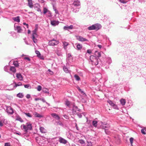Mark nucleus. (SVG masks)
I'll return each instance as SVG.
<instances>
[{
    "label": "nucleus",
    "instance_id": "f257e3e1",
    "mask_svg": "<svg viewBox=\"0 0 146 146\" xmlns=\"http://www.w3.org/2000/svg\"><path fill=\"white\" fill-rule=\"evenodd\" d=\"M21 128L24 129L25 131L27 132L28 130H31L32 129V124L30 123H27L26 125H22L21 126Z\"/></svg>",
    "mask_w": 146,
    "mask_h": 146
},
{
    "label": "nucleus",
    "instance_id": "f03ea898",
    "mask_svg": "<svg viewBox=\"0 0 146 146\" xmlns=\"http://www.w3.org/2000/svg\"><path fill=\"white\" fill-rule=\"evenodd\" d=\"M89 59L92 65H96L98 64V59L96 56L93 55L91 56Z\"/></svg>",
    "mask_w": 146,
    "mask_h": 146
},
{
    "label": "nucleus",
    "instance_id": "7ed1b4c3",
    "mask_svg": "<svg viewBox=\"0 0 146 146\" xmlns=\"http://www.w3.org/2000/svg\"><path fill=\"white\" fill-rule=\"evenodd\" d=\"M73 1H74V2L72 5L71 7H72V8L71 9L73 12L76 13L78 11H77L76 10H75L74 9V8L73 7H77L80 5V3L79 0H73Z\"/></svg>",
    "mask_w": 146,
    "mask_h": 146
},
{
    "label": "nucleus",
    "instance_id": "20e7f679",
    "mask_svg": "<svg viewBox=\"0 0 146 146\" xmlns=\"http://www.w3.org/2000/svg\"><path fill=\"white\" fill-rule=\"evenodd\" d=\"M59 43V41L58 40H56L54 39H53L49 41L48 44L50 46H54L57 45Z\"/></svg>",
    "mask_w": 146,
    "mask_h": 146
},
{
    "label": "nucleus",
    "instance_id": "39448f33",
    "mask_svg": "<svg viewBox=\"0 0 146 146\" xmlns=\"http://www.w3.org/2000/svg\"><path fill=\"white\" fill-rule=\"evenodd\" d=\"M43 13L44 14L47 13V16L48 17H51L52 16V13L47 8L45 7H44L43 8Z\"/></svg>",
    "mask_w": 146,
    "mask_h": 146
},
{
    "label": "nucleus",
    "instance_id": "423d86ee",
    "mask_svg": "<svg viewBox=\"0 0 146 146\" xmlns=\"http://www.w3.org/2000/svg\"><path fill=\"white\" fill-rule=\"evenodd\" d=\"M6 111L8 114H12L13 113V110L10 106L7 107Z\"/></svg>",
    "mask_w": 146,
    "mask_h": 146
},
{
    "label": "nucleus",
    "instance_id": "0eeeda50",
    "mask_svg": "<svg viewBox=\"0 0 146 146\" xmlns=\"http://www.w3.org/2000/svg\"><path fill=\"white\" fill-rule=\"evenodd\" d=\"M77 39L81 42H85V41H88V39H86V38H84L81 36H78L76 37Z\"/></svg>",
    "mask_w": 146,
    "mask_h": 146
},
{
    "label": "nucleus",
    "instance_id": "6e6552de",
    "mask_svg": "<svg viewBox=\"0 0 146 146\" xmlns=\"http://www.w3.org/2000/svg\"><path fill=\"white\" fill-rule=\"evenodd\" d=\"M59 22L58 21L56 20H51L50 21V24L53 26H55L58 25Z\"/></svg>",
    "mask_w": 146,
    "mask_h": 146
},
{
    "label": "nucleus",
    "instance_id": "1a4fd4ad",
    "mask_svg": "<svg viewBox=\"0 0 146 146\" xmlns=\"http://www.w3.org/2000/svg\"><path fill=\"white\" fill-rule=\"evenodd\" d=\"M94 25V27L95 30L98 31L102 27V26L99 23H96Z\"/></svg>",
    "mask_w": 146,
    "mask_h": 146
},
{
    "label": "nucleus",
    "instance_id": "9d476101",
    "mask_svg": "<svg viewBox=\"0 0 146 146\" xmlns=\"http://www.w3.org/2000/svg\"><path fill=\"white\" fill-rule=\"evenodd\" d=\"M73 29V26L72 25H71L70 26H66L64 27L63 29L64 30L69 31L70 29Z\"/></svg>",
    "mask_w": 146,
    "mask_h": 146
},
{
    "label": "nucleus",
    "instance_id": "9b49d317",
    "mask_svg": "<svg viewBox=\"0 0 146 146\" xmlns=\"http://www.w3.org/2000/svg\"><path fill=\"white\" fill-rule=\"evenodd\" d=\"M40 6L38 4H36V6H34V8L38 12H40L41 13V14H42V12L41 11V9L40 8Z\"/></svg>",
    "mask_w": 146,
    "mask_h": 146
},
{
    "label": "nucleus",
    "instance_id": "f8f14e48",
    "mask_svg": "<svg viewBox=\"0 0 146 146\" xmlns=\"http://www.w3.org/2000/svg\"><path fill=\"white\" fill-rule=\"evenodd\" d=\"M80 110L76 106H74L72 110V112L73 113H74L77 111H80Z\"/></svg>",
    "mask_w": 146,
    "mask_h": 146
},
{
    "label": "nucleus",
    "instance_id": "ddd939ff",
    "mask_svg": "<svg viewBox=\"0 0 146 146\" xmlns=\"http://www.w3.org/2000/svg\"><path fill=\"white\" fill-rule=\"evenodd\" d=\"M16 77L20 80H22L23 79V77L22 75L20 73H17L16 74Z\"/></svg>",
    "mask_w": 146,
    "mask_h": 146
},
{
    "label": "nucleus",
    "instance_id": "4468645a",
    "mask_svg": "<svg viewBox=\"0 0 146 146\" xmlns=\"http://www.w3.org/2000/svg\"><path fill=\"white\" fill-rule=\"evenodd\" d=\"M28 6L30 8H33V6L32 0H28Z\"/></svg>",
    "mask_w": 146,
    "mask_h": 146
},
{
    "label": "nucleus",
    "instance_id": "2eb2a0df",
    "mask_svg": "<svg viewBox=\"0 0 146 146\" xmlns=\"http://www.w3.org/2000/svg\"><path fill=\"white\" fill-rule=\"evenodd\" d=\"M59 141L60 143L64 144L66 143L67 142V140L62 137H60L59 138Z\"/></svg>",
    "mask_w": 146,
    "mask_h": 146
},
{
    "label": "nucleus",
    "instance_id": "dca6fc26",
    "mask_svg": "<svg viewBox=\"0 0 146 146\" xmlns=\"http://www.w3.org/2000/svg\"><path fill=\"white\" fill-rule=\"evenodd\" d=\"M51 115L57 120H59L60 119V117L58 115L55 113H53L51 114Z\"/></svg>",
    "mask_w": 146,
    "mask_h": 146
},
{
    "label": "nucleus",
    "instance_id": "f3484780",
    "mask_svg": "<svg viewBox=\"0 0 146 146\" xmlns=\"http://www.w3.org/2000/svg\"><path fill=\"white\" fill-rule=\"evenodd\" d=\"M34 115L35 117H37L41 118L43 117V116L42 115L36 112H34Z\"/></svg>",
    "mask_w": 146,
    "mask_h": 146
},
{
    "label": "nucleus",
    "instance_id": "a211bd4d",
    "mask_svg": "<svg viewBox=\"0 0 146 146\" xmlns=\"http://www.w3.org/2000/svg\"><path fill=\"white\" fill-rule=\"evenodd\" d=\"M95 55L97 57L99 58L101 56V53L100 52L96 51L95 52Z\"/></svg>",
    "mask_w": 146,
    "mask_h": 146
},
{
    "label": "nucleus",
    "instance_id": "6ab92c4d",
    "mask_svg": "<svg viewBox=\"0 0 146 146\" xmlns=\"http://www.w3.org/2000/svg\"><path fill=\"white\" fill-rule=\"evenodd\" d=\"M38 37V36H32V39L34 42V43H36L37 42V40L36 38Z\"/></svg>",
    "mask_w": 146,
    "mask_h": 146
},
{
    "label": "nucleus",
    "instance_id": "aec40b11",
    "mask_svg": "<svg viewBox=\"0 0 146 146\" xmlns=\"http://www.w3.org/2000/svg\"><path fill=\"white\" fill-rule=\"evenodd\" d=\"M13 19L15 21L17 22H19L20 20L19 19V17L17 16L16 17H13Z\"/></svg>",
    "mask_w": 146,
    "mask_h": 146
},
{
    "label": "nucleus",
    "instance_id": "412c9836",
    "mask_svg": "<svg viewBox=\"0 0 146 146\" xmlns=\"http://www.w3.org/2000/svg\"><path fill=\"white\" fill-rule=\"evenodd\" d=\"M10 70L13 73H15L16 72V69L13 66H11L10 68Z\"/></svg>",
    "mask_w": 146,
    "mask_h": 146
},
{
    "label": "nucleus",
    "instance_id": "4be33fe9",
    "mask_svg": "<svg viewBox=\"0 0 146 146\" xmlns=\"http://www.w3.org/2000/svg\"><path fill=\"white\" fill-rule=\"evenodd\" d=\"M37 29V28L35 29L32 32V36H38L36 33Z\"/></svg>",
    "mask_w": 146,
    "mask_h": 146
},
{
    "label": "nucleus",
    "instance_id": "5701e85b",
    "mask_svg": "<svg viewBox=\"0 0 146 146\" xmlns=\"http://www.w3.org/2000/svg\"><path fill=\"white\" fill-rule=\"evenodd\" d=\"M120 102L121 104L122 105L124 106L125 105L126 103V101L125 99H121L120 100Z\"/></svg>",
    "mask_w": 146,
    "mask_h": 146
},
{
    "label": "nucleus",
    "instance_id": "b1692460",
    "mask_svg": "<svg viewBox=\"0 0 146 146\" xmlns=\"http://www.w3.org/2000/svg\"><path fill=\"white\" fill-rule=\"evenodd\" d=\"M78 142L82 145H85V142L84 140L82 139L79 140Z\"/></svg>",
    "mask_w": 146,
    "mask_h": 146
},
{
    "label": "nucleus",
    "instance_id": "393cba45",
    "mask_svg": "<svg viewBox=\"0 0 146 146\" xmlns=\"http://www.w3.org/2000/svg\"><path fill=\"white\" fill-rule=\"evenodd\" d=\"M76 47L78 50H80L82 48V45L81 44H78L77 46Z\"/></svg>",
    "mask_w": 146,
    "mask_h": 146
},
{
    "label": "nucleus",
    "instance_id": "a878e982",
    "mask_svg": "<svg viewBox=\"0 0 146 146\" xmlns=\"http://www.w3.org/2000/svg\"><path fill=\"white\" fill-rule=\"evenodd\" d=\"M16 120H18L20 121L21 122H23V120L19 116H17Z\"/></svg>",
    "mask_w": 146,
    "mask_h": 146
},
{
    "label": "nucleus",
    "instance_id": "bb28decb",
    "mask_svg": "<svg viewBox=\"0 0 146 146\" xmlns=\"http://www.w3.org/2000/svg\"><path fill=\"white\" fill-rule=\"evenodd\" d=\"M40 131L42 133H44L46 132V129L42 127H40Z\"/></svg>",
    "mask_w": 146,
    "mask_h": 146
},
{
    "label": "nucleus",
    "instance_id": "cd10ccee",
    "mask_svg": "<svg viewBox=\"0 0 146 146\" xmlns=\"http://www.w3.org/2000/svg\"><path fill=\"white\" fill-rule=\"evenodd\" d=\"M16 30H17V32L18 33H20L21 32V31L22 30L21 27L19 26L17 27Z\"/></svg>",
    "mask_w": 146,
    "mask_h": 146
},
{
    "label": "nucleus",
    "instance_id": "c85d7f7f",
    "mask_svg": "<svg viewBox=\"0 0 146 146\" xmlns=\"http://www.w3.org/2000/svg\"><path fill=\"white\" fill-rule=\"evenodd\" d=\"M63 69L64 71L66 73H68L69 72V70H68V68L66 67V66H64L63 67Z\"/></svg>",
    "mask_w": 146,
    "mask_h": 146
},
{
    "label": "nucleus",
    "instance_id": "c756f323",
    "mask_svg": "<svg viewBox=\"0 0 146 146\" xmlns=\"http://www.w3.org/2000/svg\"><path fill=\"white\" fill-rule=\"evenodd\" d=\"M17 97L20 98H22L24 96V95L23 93H19L17 94Z\"/></svg>",
    "mask_w": 146,
    "mask_h": 146
},
{
    "label": "nucleus",
    "instance_id": "7c9ffc66",
    "mask_svg": "<svg viewBox=\"0 0 146 146\" xmlns=\"http://www.w3.org/2000/svg\"><path fill=\"white\" fill-rule=\"evenodd\" d=\"M88 29L89 30H94L95 28L94 27V25H92L89 27L88 28Z\"/></svg>",
    "mask_w": 146,
    "mask_h": 146
},
{
    "label": "nucleus",
    "instance_id": "2f4dec72",
    "mask_svg": "<svg viewBox=\"0 0 146 146\" xmlns=\"http://www.w3.org/2000/svg\"><path fill=\"white\" fill-rule=\"evenodd\" d=\"M42 92L45 93H48V90L46 88H43L42 90Z\"/></svg>",
    "mask_w": 146,
    "mask_h": 146
},
{
    "label": "nucleus",
    "instance_id": "473e14b6",
    "mask_svg": "<svg viewBox=\"0 0 146 146\" xmlns=\"http://www.w3.org/2000/svg\"><path fill=\"white\" fill-rule=\"evenodd\" d=\"M64 47V49H66V46L68 45V43L65 41L63 42Z\"/></svg>",
    "mask_w": 146,
    "mask_h": 146
},
{
    "label": "nucleus",
    "instance_id": "72a5a7b5",
    "mask_svg": "<svg viewBox=\"0 0 146 146\" xmlns=\"http://www.w3.org/2000/svg\"><path fill=\"white\" fill-rule=\"evenodd\" d=\"M108 103L110 106L112 107L115 104L112 101L109 100L107 101Z\"/></svg>",
    "mask_w": 146,
    "mask_h": 146
},
{
    "label": "nucleus",
    "instance_id": "f704fd0d",
    "mask_svg": "<svg viewBox=\"0 0 146 146\" xmlns=\"http://www.w3.org/2000/svg\"><path fill=\"white\" fill-rule=\"evenodd\" d=\"M13 64L16 67H18L19 66V64L17 61H14Z\"/></svg>",
    "mask_w": 146,
    "mask_h": 146
},
{
    "label": "nucleus",
    "instance_id": "c9c22d12",
    "mask_svg": "<svg viewBox=\"0 0 146 146\" xmlns=\"http://www.w3.org/2000/svg\"><path fill=\"white\" fill-rule=\"evenodd\" d=\"M24 113L25 114L27 117H32V115L29 113H27L25 112H24Z\"/></svg>",
    "mask_w": 146,
    "mask_h": 146
},
{
    "label": "nucleus",
    "instance_id": "e433bc0d",
    "mask_svg": "<svg viewBox=\"0 0 146 146\" xmlns=\"http://www.w3.org/2000/svg\"><path fill=\"white\" fill-rule=\"evenodd\" d=\"M92 52V50L90 49H88L87 50V53H86V56L87 57V55L88 54L87 53L89 54H91Z\"/></svg>",
    "mask_w": 146,
    "mask_h": 146
},
{
    "label": "nucleus",
    "instance_id": "4c0bfd02",
    "mask_svg": "<svg viewBox=\"0 0 146 146\" xmlns=\"http://www.w3.org/2000/svg\"><path fill=\"white\" fill-rule=\"evenodd\" d=\"M74 77L75 78V79L77 81H79L80 80V78L79 76L77 75H74Z\"/></svg>",
    "mask_w": 146,
    "mask_h": 146
},
{
    "label": "nucleus",
    "instance_id": "58836bf2",
    "mask_svg": "<svg viewBox=\"0 0 146 146\" xmlns=\"http://www.w3.org/2000/svg\"><path fill=\"white\" fill-rule=\"evenodd\" d=\"M92 124L93 125L95 126L96 127L97 126V122L96 121H94L92 122Z\"/></svg>",
    "mask_w": 146,
    "mask_h": 146
},
{
    "label": "nucleus",
    "instance_id": "ea45409f",
    "mask_svg": "<svg viewBox=\"0 0 146 146\" xmlns=\"http://www.w3.org/2000/svg\"><path fill=\"white\" fill-rule=\"evenodd\" d=\"M24 86L25 88H27L30 89L31 88V86L29 84L24 85Z\"/></svg>",
    "mask_w": 146,
    "mask_h": 146
},
{
    "label": "nucleus",
    "instance_id": "a19ab883",
    "mask_svg": "<svg viewBox=\"0 0 146 146\" xmlns=\"http://www.w3.org/2000/svg\"><path fill=\"white\" fill-rule=\"evenodd\" d=\"M77 89H78V90L82 94H84L85 95V96H86V95L85 94V93L84 92H83V91H82V90L79 87H77Z\"/></svg>",
    "mask_w": 146,
    "mask_h": 146
},
{
    "label": "nucleus",
    "instance_id": "79ce46f5",
    "mask_svg": "<svg viewBox=\"0 0 146 146\" xmlns=\"http://www.w3.org/2000/svg\"><path fill=\"white\" fill-rule=\"evenodd\" d=\"M87 142L88 143L87 146H92V143L91 141H87Z\"/></svg>",
    "mask_w": 146,
    "mask_h": 146
},
{
    "label": "nucleus",
    "instance_id": "37998d69",
    "mask_svg": "<svg viewBox=\"0 0 146 146\" xmlns=\"http://www.w3.org/2000/svg\"><path fill=\"white\" fill-rule=\"evenodd\" d=\"M37 90L38 91H40L42 89V87L40 85H38L37 86Z\"/></svg>",
    "mask_w": 146,
    "mask_h": 146
},
{
    "label": "nucleus",
    "instance_id": "c03bdc74",
    "mask_svg": "<svg viewBox=\"0 0 146 146\" xmlns=\"http://www.w3.org/2000/svg\"><path fill=\"white\" fill-rule=\"evenodd\" d=\"M141 132L142 133V134H146V133L145 131H146V130L145 129H141Z\"/></svg>",
    "mask_w": 146,
    "mask_h": 146
},
{
    "label": "nucleus",
    "instance_id": "a18cd8bd",
    "mask_svg": "<svg viewBox=\"0 0 146 146\" xmlns=\"http://www.w3.org/2000/svg\"><path fill=\"white\" fill-rule=\"evenodd\" d=\"M35 53L37 54L38 57H39L40 56V52L38 50L35 51Z\"/></svg>",
    "mask_w": 146,
    "mask_h": 146
},
{
    "label": "nucleus",
    "instance_id": "49530a36",
    "mask_svg": "<svg viewBox=\"0 0 146 146\" xmlns=\"http://www.w3.org/2000/svg\"><path fill=\"white\" fill-rule=\"evenodd\" d=\"M72 57V56L70 54H68V57L67 59V60L68 61H70L69 60L70 59V58Z\"/></svg>",
    "mask_w": 146,
    "mask_h": 146
},
{
    "label": "nucleus",
    "instance_id": "de8ad7c7",
    "mask_svg": "<svg viewBox=\"0 0 146 146\" xmlns=\"http://www.w3.org/2000/svg\"><path fill=\"white\" fill-rule=\"evenodd\" d=\"M133 138L132 137H131L130 138L129 140L131 145H132V144H133Z\"/></svg>",
    "mask_w": 146,
    "mask_h": 146
},
{
    "label": "nucleus",
    "instance_id": "09e8293b",
    "mask_svg": "<svg viewBox=\"0 0 146 146\" xmlns=\"http://www.w3.org/2000/svg\"><path fill=\"white\" fill-rule=\"evenodd\" d=\"M112 107H113V108L117 110L118 109V108L117 105L115 104H114V105L112 106Z\"/></svg>",
    "mask_w": 146,
    "mask_h": 146
},
{
    "label": "nucleus",
    "instance_id": "8fccbe9b",
    "mask_svg": "<svg viewBox=\"0 0 146 146\" xmlns=\"http://www.w3.org/2000/svg\"><path fill=\"white\" fill-rule=\"evenodd\" d=\"M119 1L121 2V3H127V1H125L124 0H118Z\"/></svg>",
    "mask_w": 146,
    "mask_h": 146
},
{
    "label": "nucleus",
    "instance_id": "3c124183",
    "mask_svg": "<svg viewBox=\"0 0 146 146\" xmlns=\"http://www.w3.org/2000/svg\"><path fill=\"white\" fill-rule=\"evenodd\" d=\"M65 104L67 106H69L70 104V102L68 101H67L66 102Z\"/></svg>",
    "mask_w": 146,
    "mask_h": 146
},
{
    "label": "nucleus",
    "instance_id": "603ef678",
    "mask_svg": "<svg viewBox=\"0 0 146 146\" xmlns=\"http://www.w3.org/2000/svg\"><path fill=\"white\" fill-rule=\"evenodd\" d=\"M63 116L66 119H68L69 118V116L66 115H64Z\"/></svg>",
    "mask_w": 146,
    "mask_h": 146
},
{
    "label": "nucleus",
    "instance_id": "864d4df0",
    "mask_svg": "<svg viewBox=\"0 0 146 146\" xmlns=\"http://www.w3.org/2000/svg\"><path fill=\"white\" fill-rule=\"evenodd\" d=\"M110 127V126L108 124H106L105 126H104V127L105 128H107L108 129Z\"/></svg>",
    "mask_w": 146,
    "mask_h": 146
},
{
    "label": "nucleus",
    "instance_id": "5fc2aeb1",
    "mask_svg": "<svg viewBox=\"0 0 146 146\" xmlns=\"http://www.w3.org/2000/svg\"><path fill=\"white\" fill-rule=\"evenodd\" d=\"M24 59L25 60H27L29 61H30L31 60L30 58L28 57H25L24 58Z\"/></svg>",
    "mask_w": 146,
    "mask_h": 146
},
{
    "label": "nucleus",
    "instance_id": "6e6d98bb",
    "mask_svg": "<svg viewBox=\"0 0 146 146\" xmlns=\"http://www.w3.org/2000/svg\"><path fill=\"white\" fill-rule=\"evenodd\" d=\"M5 146H10V144L9 143H5Z\"/></svg>",
    "mask_w": 146,
    "mask_h": 146
},
{
    "label": "nucleus",
    "instance_id": "4d7b16f0",
    "mask_svg": "<svg viewBox=\"0 0 146 146\" xmlns=\"http://www.w3.org/2000/svg\"><path fill=\"white\" fill-rule=\"evenodd\" d=\"M16 86L22 85V84L21 82H19L18 84H15Z\"/></svg>",
    "mask_w": 146,
    "mask_h": 146
},
{
    "label": "nucleus",
    "instance_id": "13d9d810",
    "mask_svg": "<svg viewBox=\"0 0 146 146\" xmlns=\"http://www.w3.org/2000/svg\"><path fill=\"white\" fill-rule=\"evenodd\" d=\"M40 100H41L43 102H46L44 99L43 98H40Z\"/></svg>",
    "mask_w": 146,
    "mask_h": 146
},
{
    "label": "nucleus",
    "instance_id": "bf43d9fd",
    "mask_svg": "<svg viewBox=\"0 0 146 146\" xmlns=\"http://www.w3.org/2000/svg\"><path fill=\"white\" fill-rule=\"evenodd\" d=\"M4 70L5 71L7 72L8 71V69H7V66H5L4 67Z\"/></svg>",
    "mask_w": 146,
    "mask_h": 146
},
{
    "label": "nucleus",
    "instance_id": "052dcab7",
    "mask_svg": "<svg viewBox=\"0 0 146 146\" xmlns=\"http://www.w3.org/2000/svg\"><path fill=\"white\" fill-rule=\"evenodd\" d=\"M23 25H26L27 27V28H29V25L28 24H26V23H23Z\"/></svg>",
    "mask_w": 146,
    "mask_h": 146
},
{
    "label": "nucleus",
    "instance_id": "680f3d73",
    "mask_svg": "<svg viewBox=\"0 0 146 146\" xmlns=\"http://www.w3.org/2000/svg\"><path fill=\"white\" fill-rule=\"evenodd\" d=\"M54 11H55V13L56 14H58V10L56 9H54Z\"/></svg>",
    "mask_w": 146,
    "mask_h": 146
},
{
    "label": "nucleus",
    "instance_id": "e2e57ef3",
    "mask_svg": "<svg viewBox=\"0 0 146 146\" xmlns=\"http://www.w3.org/2000/svg\"><path fill=\"white\" fill-rule=\"evenodd\" d=\"M77 115L80 118H81L82 117V115L80 113H78L77 114Z\"/></svg>",
    "mask_w": 146,
    "mask_h": 146
},
{
    "label": "nucleus",
    "instance_id": "0e129e2a",
    "mask_svg": "<svg viewBox=\"0 0 146 146\" xmlns=\"http://www.w3.org/2000/svg\"><path fill=\"white\" fill-rule=\"evenodd\" d=\"M30 97H31V96L30 94H27L26 95V98L28 99L30 98Z\"/></svg>",
    "mask_w": 146,
    "mask_h": 146
},
{
    "label": "nucleus",
    "instance_id": "69168bd1",
    "mask_svg": "<svg viewBox=\"0 0 146 146\" xmlns=\"http://www.w3.org/2000/svg\"><path fill=\"white\" fill-rule=\"evenodd\" d=\"M108 60H109V62H108V63L109 64H110L111 63V59H110V58H108Z\"/></svg>",
    "mask_w": 146,
    "mask_h": 146
},
{
    "label": "nucleus",
    "instance_id": "338daca9",
    "mask_svg": "<svg viewBox=\"0 0 146 146\" xmlns=\"http://www.w3.org/2000/svg\"><path fill=\"white\" fill-rule=\"evenodd\" d=\"M3 125V123L1 121H0V126L2 127Z\"/></svg>",
    "mask_w": 146,
    "mask_h": 146
},
{
    "label": "nucleus",
    "instance_id": "774afa93",
    "mask_svg": "<svg viewBox=\"0 0 146 146\" xmlns=\"http://www.w3.org/2000/svg\"><path fill=\"white\" fill-rule=\"evenodd\" d=\"M48 71L50 72H51V73H50L51 74H53V72H52V71H51V70L50 69H49L48 70Z\"/></svg>",
    "mask_w": 146,
    "mask_h": 146
}]
</instances>
